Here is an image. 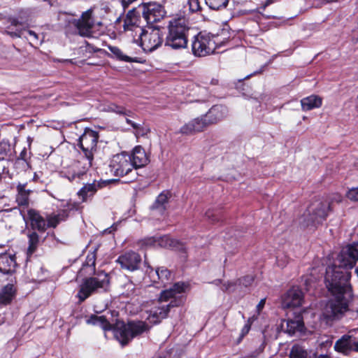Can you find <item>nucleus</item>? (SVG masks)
<instances>
[{"label":"nucleus","instance_id":"nucleus-15","mask_svg":"<svg viewBox=\"0 0 358 358\" xmlns=\"http://www.w3.org/2000/svg\"><path fill=\"white\" fill-rule=\"evenodd\" d=\"M303 301V294L296 287L290 288L282 298V306L285 308L299 307Z\"/></svg>","mask_w":358,"mask_h":358},{"label":"nucleus","instance_id":"nucleus-24","mask_svg":"<svg viewBox=\"0 0 358 358\" xmlns=\"http://www.w3.org/2000/svg\"><path fill=\"white\" fill-rule=\"evenodd\" d=\"M334 349L344 355H348L350 352L354 351L352 336L347 334L343 335L335 343Z\"/></svg>","mask_w":358,"mask_h":358},{"label":"nucleus","instance_id":"nucleus-20","mask_svg":"<svg viewBox=\"0 0 358 358\" xmlns=\"http://www.w3.org/2000/svg\"><path fill=\"white\" fill-rule=\"evenodd\" d=\"M27 219L34 231L44 232L48 228L46 220L34 209L27 210Z\"/></svg>","mask_w":358,"mask_h":358},{"label":"nucleus","instance_id":"nucleus-29","mask_svg":"<svg viewBox=\"0 0 358 358\" xmlns=\"http://www.w3.org/2000/svg\"><path fill=\"white\" fill-rule=\"evenodd\" d=\"M200 90V86L197 85L192 80L180 79V94L185 96H194Z\"/></svg>","mask_w":358,"mask_h":358},{"label":"nucleus","instance_id":"nucleus-28","mask_svg":"<svg viewBox=\"0 0 358 358\" xmlns=\"http://www.w3.org/2000/svg\"><path fill=\"white\" fill-rule=\"evenodd\" d=\"M11 36L15 37H25L29 41V43L33 46H36L41 43L38 35L31 30H22L16 29L14 32H8Z\"/></svg>","mask_w":358,"mask_h":358},{"label":"nucleus","instance_id":"nucleus-21","mask_svg":"<svg viewBox=\"0 0 358 358\" xmlns=\"http://www.w3.org/2000/svg\"><path fill=\"white\" fill-rule=\"evenodd\" d=\"M150 271L148 272L149 276L152 278L154 282H157L155 277L163 284L164 286L169 284L173 280L172 273L165 267H158L154 271L150 266H148Z\"/></svg>","mask_w":358,"mask_h":358},{"label":"nucleus","instance_id":"nucleus-55","mask_svg":"<svg viewBox=\"0 0 358 358\" xmlns=\"http://www.w3.org/2000/svg\"><path fill=\"white\" fill-rule=\"evenodd\" d=\"M218 83H219V81H218L217 79L212 78L210 80V84L212 85H218Z\"/></svg>","mask_w":358,"mask_h":358},{"label":"nucleus","instance_id":"nucleus-25","mask_svg":"<svg viewBox=\"0 0 358 358\" xmlns=\"http://www.w3.org/2000/svg\"><path fill=\"white\" fill-rule=\"evenodd\" d=\"M100 182L94 181L92 183L85 184L78 192V196L81 199L83 202L87 201L89 198H91L101 188Z\"/></svg>","mask_w":358,"mask_h":358},{"label":"nucleus","instance_id":"nucleus-7","mask_svg":"<svg viewBox=\"0 0 358 358\" xmlns=\"http://www.w3.org/2000/svg\"><path fill=\"white\" fill-rule=\"evenodd\" d=\"M108 285V275L103 271L96 273L94 276L86 278L80 285L77 294L79 301H84L94 293L106 291Z\"/></svg>","mask_w":358,"mask_h":358},{"label":"nucleus","instance_id":"nucleus-43","mask_svg":"<svg viewBox=\"0 0 358 358\" xmlns=\"http://www.w3.org/2000/svg\"><path fill=\"white\" fill-rule=\"evenodd\" d=\"M191 289V284L189 282H180V305L186 301V296L183 293L189 292Z\"/></svg>","mask_w":358,"mask_h":358},{"label":"nucleus","instance_id":"nucleus-58","mask_svg":"<svg viewBox=\"0 0 358 358\" xmlns=\"http://www.w3.org/2000/svg\"><path fill=\"white\" fill-rule=\"evenodd\" d=\"M33 180L34 181H38V175L36 173H34V178H33Z\"/></svg>","mask_w":358,"mask_h":358},{"label":"nucleus","instance_id":"nucleus-14","mask_svg":"<svg viewBox=\"0 0 358 358\" xmlns=\"http://www.w3.org/2000/svg\"><path fill=\"white\" fill-rule=\"evenodd\" d=\"M94 24L92 18V10H87L84 12L80 18L75 20L74 25L77 28L78 33L82 36L91 37L92 36V28Z\"/></svg>","mask_w":358,"mask_h":358},{"label":"nucleus","instance_id":"nucleus-37","mask_svg":"<svg viewBox=\"0 0 358 358\" xmlns=\"http://www.w3.org/2000/svg\"><path fill=\"white\" fill-rule=\"evenodd\" d=\"M146 29L142 28L140 25L136 27H134L129 31H127L126 32H129V35L133 38V41L139 45L141 38H143V35H144Z\"/></svg>","mask_w":358,"mask_h":358},{"label":"nucleus","instance_id":"nucleus-59","mask_svg":"<svg viewBox=\"0 0 358 358\" xmlns=\"http://www.w3.org/2000/svg\"><path fill=\"white\" fill-rule=\"evenodd\" d=\"M222 282L221 280H215L214 281V283L216 285H218L219 284H220Z\"/></svg>","mask_w":358,"mask_h":358},{"label":"nucleus","instance_id":"nucleus-49","mask_svg":"<svg viewBox=\"0 0 358 358\" xmlns=\"http://www.w3.org/2000/svg\"><path fill=\"white\" fill-rule=\"evenodd\" d=\"M26 156H27V150L26 149H24L20 155V157L17 158V163H23V164H27V161H26Z\"/></svg>","mask_w":358,"mask_h":358},{"label":"nucleus","instance_id":"nucleus-45","mask_svg":"<svg viewBox=\"0 0 358 358\" xmlns=\"http://www.w3.org/2000/svg\"><path fill=\"white\" fill-rule=\"evenodd\" d=\"M108 110L117 114H122L127 115V110L124 108L120 106H117L115 104L110 105L108 106Z\"/></svg>","mask_w":358,"mask_h":358},{"label":"nucleus","instance_id":"nucleus-33","mask_svg":"<svg viewBox=\"0 0 358 358\" xmlns=\"http://www.w3.org/2000/svg\"><path fill=\"white\" fill-rule=\"evenodd\" d=\"M27 237L29 243L27 254L28 255H31L36 250L41 241L38 234L34 231H29Z\"/></svg>","mask_w":358,"mask_h":358},{"label":"nucleus","instance_id":"nucleus-16","mask_svg":"<svg viewBox=\"0 0 358 358\" xmlns=\"http://www.w3.org/2000/svg\"><path fill=\"white\" fill-rule=\"evenodd\" d=\"M168 33L166 37L165 45L173 49L179 48V17H174L169 22Z\"/></svg>","mask_w":358,"mask_h":358},{"label":"nucleus","instance_id":"nucleus-41","mask_svg":"<svg viewBox=\"0 0 358 358\" xmlns=\"http://www.w3.org/2000/svg\"><path fill=\"white\" fill-rule=\"evenodd\" d=\"M254 280H255L254 276L251 275H247L241 278H238L236 280L237 284H238V287H248L250 285H252V284L254 282Z\"/></svg>","mask_w":358,"mask_h":358},{"label":"nucleus","instance_id":"nucleus-8","mask_svg":"<svg viewBox=\"0 0 358 358\" xmlns=\"http://www.w3.org/2000/svg\"><path fill=\"white\" fill-rule=\"evenodd\" d=\"M108 285V275L103 271L96 273L94 276L86 278L80 285L77 294L79 301H84L94 293L106 291Z\"/></svg>","mask_w":358,"mask_h":358},{"label":"nucleus","instance_id":"nucleus-57","mask_svg":"<svg viewBox=\"0 0 358 358\" xmlns=\"http://www.w3.org/2000/svg\"><path fill=\"white\" fill-rule=\"evenodd\" d=\"M115 227L113 226L111 227L110 228H108L106 230V231L108 232V233H111L113 231V230H115Z\"/></svg>","mask_w":358,"mask_h":358},{"label":"nucleus","instance_id":"nucleus-51","mask_svg":"<svg viewBox=\"0 0 358 358\" xmlns=\"http://www.w3.org/2000/svg\"><path fill=\"white\" fill-rule=\"evenodd\" d=\"M265 303H266V299H262L260 300V301L259 302V303L257 306V310L258 313H259V312L263 309V308L264 307Z\"/></svg>","mask_w":358,"mask_h":358},{"label":"nucleus","instance_id":"nucleus-53","mask_svg":"<svg viewBox=\"0 0 358 358\" xmlns=\"http://www.w3.org/2000/svg\"><path fill=\"white\" fill-rule=\"evenodd\" d=\"M276 262H277V264H278V266H280V267L285 266V265L287 264V262H284V261L280 260L279 257H277Z\"/></svg>","mask_w":358,"mask_h":358},{"label":"nucleus","instance_id":"nucleus-19","mask_svg":"<svg viewBox=\"0 0 358 358\" xmlns=\"http://www.w3.org/2000/svg\"><path fill=\"white\" fill-rule=\"evenodd\" d=\"M280 327L285 333L290 336L302 332L304 329L303 317L301 315H298L293 319L284 320L282 321Z\"/></svg>","mask_w":358,"mask_h":358},{"label":"nucleus","instance_id":"nucleus-1","mask_svg":"<svg viewBox=\"0 0 358 358\" xmlns=\"http://www.w3.org/2000/svg\"><path fill=\"white\" fill-rule=\"evenodd\" d=\"M358 261L356 245L343 247L336 258L337 264L328 267L326 271L325 283L332 298L326 304L323 315L331 320L340 319L348 310L353 294L350 283L352 269Z\"/></svg>","mask_w":358,"mask_h":358},{"label":"nucleus","instance_id":"nucleus-50","mask_svg":"<svg viewBox=\"0 0 358 358\" xmlns=\"http://www.w3.org/2000/svg\"><path fill=\"white\" fill-rule=\"evenodd\" d=\"M180 262L185 260L187 257L186 249L183 247V245L180 243Z\"/></svg>","mask_w":358,"mask_h":358},{"label":"nucleus","instance_id":"nucleus-36","mask_svg":"<svg viewBox=\"0 0 358 358\" xmlns=\"http://www.w3.org/2000/svg\"><path fill=\"white\" fill-rule=\"evenodd\" d=\"M306 350L299 344H294L289 352V358H307Z\"/></svg>","mask_w":358,"mask_h":358},{"label":"nucleus","instance_id":"nucleus-4","mask_svg":"<svg viewBox=\"0 0 358 358\" xmlns=\"http://www.w3.org/2000/svg\"><path fill=\"white\" fill-rule=\"evenodd\" d=\"M228 113L227 108L223 105H215L200 117L194 118L180 128V133L192 135L203 131L208 125L216 124L224 120Z\"/></svg>","mask_w":358,"mask_h":358},{"label":"nucleus","instance_id":"nucleus-27","mask_svg":"<svg viewBox=\"0 0 358 358\" xmlns=\"http://www.w3.org/2000/svg\"><path fill=\"white\" fill-rule=\"evenodd\" d=\"M322 99L317 95H310L301 100V108L303 111L311 110L321 107Z\"/></svg>","mask_w":358,"mask_h":358},{"label":"nucleus","instance_id":"nucleus-39","mask_svg":"<svg viewBox=\"0 0 358 358\" xmlns=\"http://www.w3.org/2000/svg\"><path fill=\"white\" fill-rule=\"evenodd\" d=\"M95 262H96V255L95 252H90L87 255L86 257L85 262L83 264L82 270H85L86 268L90 269V272L94 271L95 267Z\"/></svg>","mask_w":358,"mask_h":358},{"label":"nucleus","instance_id":"nucleus-62","mask_svg":"<svg viewBox=\"0 0 358 358\" xmlns=\"http://www.w3.org/2000/svg\"><path fill=\"white\" fill-rule=\"evenodd\" d=\"M12 24H13V25L16 26V25H17V23H16V22H15V21H13V22L12 23Z\"/></svg>","mask_w":358,"mask_h":358},{"label":"nucleus","instance_id":"nucleus-10","mask_svg":"<svg viewBox=\"0 0 358 358\" xmlns=\"http://www.w3.org/2000/svg\"><path fill=\"white\" fill-rule=\"evenodd\" d=\"M99 137L98 132L86 129L79 138V145L85 155V158L92 162L96 150Z\"/></svg>","mask_w":358,"mask_h":358},{"label":"nucleus","instance_id":"nucleus-3","mask_svg":"<svg viewBox=\"0 0 358 358\" xmlns=\"http://www.w3.org/2000/svg\"><path fill=\"white\" fill-rule=\"evenodd\" d=\"M179 282H175L173 287L161 292L159 300L152 303L153 306L146 310V319L152 324H157L167 316L170 307L178 306Z\"/></svg>","mask_w":358,"mask_h":358},{"label":"nucleus","instance_id":"nucleus-44","mask_svg":"<svg viewBox=\"0 0 358 358\" xmlns=\"http://www.w3.org/2000/svg\"><path fill=\"white\" fill-rule=\"evenodd\" d=\"M134 129H135L134 134L137 138L147 135V134L150 131V129L148 127H144L139 124H137V127L136 128H134Z\"/></svg>","mask_w":358,"mask_h":358},{"label":"nucleus","instance_id":"nucleus-54","mask_svg":"<svg viewBox=\"0 0 358 358\" xmlns=\"http://www.w3.org/2000/svg\"><path fill=\"white\" fill-rule=\"evenodd\" d=\"M126 121L127 122L130 124L134 129L136 128L137 127V124L136 123H135L134 122L131 121V120L129 119H126Z\"/></svg>","mask_w":358,"mask_h":358},{"label":"nucleus","instance_id":"nucleus-63","mask_svg":"<svg viewBox=\"0 0 358 358\" xmlns=\"http://www.w3.org/2000/svg\"><path fill=\"white\" fill-rule=\"evenodd\" d=\"M149 242L152 243V239H149L148 240Z\"/></svg>","mask_w":358,"mask_h":358},{"label":"nucleus","instance_id":"nucleus-60","mask_svg":"<svg viewBox=\"0 0 358 358\" xmlns=\"http://www.w3.org/2000/svg\"><path fill=\"white\" fill-rule=\"evenodd\" d=\"M318 358H330V357H329V356H327V355H320V356L318 357Z\"/></svg>","mask_w":358,"mask_h":358},{"label":"nucleus","instance_id":"nucleus-17","mask_svg":"<svg viewBox=\"0 0 358 358\" xmlns=\"http://www.w3.org/2000/svg\"><path fill=\"white\" fill-rule=\"evenodd\" d=\"M141 262V256L134 252H126L117 259V262L120 264L122 268L129 271L137 270Z\"/></svg>","mask_w":358,"mask_h":358},{"label":"nucleus","instance_id":"nucleus-34","mask_svg":"<svg viewBox=\"0 0 358 358\" xmlns=\"http://www.w3.org/2000/svg\"><path fill=\"white\" fill-rule=\"evenodd\" d=\"M14 295L13 285L8 284L0 291V303H8L11 301Z\"/></svg>","mask_w":358,"mask_h":358},{"label":"nucleus","instance_id":"nucleus-22","mask_svg":"<svg viewBox=\"0 0 358 358\" xmlns=\"http://www.w3.org/2000/svg\"><path fill=\"white\" fill-rule=\"evenodd\" d=\"M17 264L15 255L8 253L0 254V272L3 274L15 271Z\"/></svg>","mask_w":358,"mask_h":358},{"label":"nucleus","instance_id":"nucleus-26","mask_svg":"<svg viewBox=\"0 0 358 358\" xmlns=\"http://www.w3.org/2000/svg\"><path fill=\"white\" fill-rule=\"evenodd\" d=\"M27 183H18L17 189L16 201L19 206H27L29 201V195L32 192L31 189H27Z\"/></svg>","mask_w":358,"mask_h":358},{"label":"nucleus","instance_id":"nucleus-52","mask_svg":"<svg viewBox=\"0 0 358 358\" xmlns=\"http://www.w3.org/2000/svg\"><path fill=\"white\" fill-rule=\"evenodd\" d=\"M8 145L5 143H0V155H5L6 153V148Z\"/></svg>","mask_w":358,"mask_h":358},{"label":"nucleus","instance_id":"nucleus-30","mask_svg":"<svg viewBox=\"0 0 358 358\" xmlns=\"http://www.w3.org/2000/svg\"><path fill=\"white\" fill-rule=\"evenodd\" d=\"M140 22V17L139 15L137 14L136 9L133 8L129 10L124 20V30L125 31H129V29L139 26Z\"/></svg>","mask_w":358,"mask_h":358},{"label":"nucleus","instance_id":"nucleus-32","mask_svg":"<svg viewBox=\"0 0 358 358\" xmlns=\"http://www.w3.org/2000/svg\"><path fill=\"white\" fill-rule=\"evenodd\" d=\"M68 217V212L62 210L57 214H50L46 217L48 227L55 228L62 221H64Z\"/></svg>","mask_w":358,"mask_h":358},{"label":"nucleus","instance_id":"nucleus-18","mask_svg":"<svg viewBox=\"0 0 358 358\" xmlns=\"http://www.w3.org/2000/svg\"><path fill=\"white\" fill-rule=\"evenodd\" d=\"M171 196V194L169 191H163L160 193L150 207L151 215L162 217L166 210V206Z\"/></svg>","mask_w":358,"mask_h":358},{"label":"nucleus","instance_id":"nucleus-11","mask_svg":"<svg viewBox=\"0 0 358 358\" xmlns=\"http://www.w3.org/2000/svg\"><path fill=\"white\" fill-rule=\"evenodd\" d=\"M162 43L161 32L159 29L148 27L139 43L145 52H152Z\"/></svg>","mask_w":358,"mask_h":358},{"label":"nucleus","instance_id":"nucleus-12","mask_svg":"<svg viewBox=\"0 0 358 358\" xmlns=\"http://www.w3.org/2000/svg\"><path fill=\"white\" fill-rule=\"evenodd\" d=\"M142 14L148 24H152L162 20L165 14L163 6L157 2H148L142 5Z\"/></svg>","mask_w":358,"mask_h":358},{"label":"nucleus","instance_id":"nucleus-64","mask_svg":"<svg viewBox=\"0 0 358 358\" xmlns=\"http://www.w3.org/2000/svg\"><path fill=\"white\" fill-rule=\"evenodd\" d=\"M250 76H251V75L247 76L245 78H248Z\"/></svg>","mask_w":358,"mask_h":358},{"label":"nucleus","instance_id":"nucleus-35","mask_svg":"<svg viewBox=\"0 0 358 358\" xmlns=\"http://www.w3.org/2000/svg\"><path fill=\"white\" fill-rule=\"evenodd\" d=\"M108 49L110 51V52L113 54V57L114 58H116L117 59H119L120 61L125 62H132L135 61L133 58L124 55L122 52V51L119 48H117L116 46L109 45Z\"/></svg>","mask_w":358,"mask_h":358},{"label":"nucleus","instance_id":"nucleus-6","mask_svg":"<svg viewBox=\"0 0 358 358\" xmlns=\"http://www.w3.org/2000/svg\"><path fill=\"white\" fill-rule=\"evenodd\" d=\"M192 43V51L195 56L205 57L215 52L216 49L224 45L225 38L221 40L219 36L201 31L194 36Z\"/></svg>","mask_w":358,"mask_h":358},{"label":"nucleus","instance_id":"nucleus-23","mask_svg":"<svg viewBox=\"0 0 358 358\" xmlns=\"http://www.w3.org/2000/svg\"><path fill=\"white\" fill-rule=\"evenodd\" d=\"M131 162L133 169H137L145 166L148 163V157L141 146H136L132 152Z\"/></svg>","mask_w":358,"mask_h":358},{"label":"nucleus","instance_id":"nucleus-47","mask_svg":"<svg viewBox=\"0 0 358 358\" xmlns=\"http://www.w3.org/2000/svg\"><path fill=\"white\" fill-rule=\"evenodd\" d=\"M180 48H186L188 42L187 35L185 34L184 30H180Z\"/></svg>","mask_w":358,"mask_h":358},{"label":"nucleus","instance_id":"nucleus-42","mask_svg":"<svg viewBox=\"0 0 358 358\" xmlns=\"http://www.w3.org/2000/svg\"><path fill=\"white\" fill-rule=\"evenodd\" d=\"M238 288L237 281H227L224 282L221 287V289L224 292H234Z\"/></svg>","mask_w":358,"mask_h":358},{"label":"nucleus","instance_id":"nucleus-13","mask_svg":"<svg viewBox=\"0 0 358 358\" xmlns=\"http://www.w3.org/2000/svg\"><path fill=\"white\" fill-rule=\"evenodd\" d=\"M91 166L92 161L83 158V161L73 162L66 171L62 172V174L69 181L81 179Z\"/></svg>","mask_w":358,"mask_h":358},{"label":"nucleus","instance_id":"nucleus-9","mask_svg":"<svg viewBox=\"0 0 358 358\" xmlns=\"http://www.w3.org/2000/svg\"><path fill=\"white\" fill-rule=\"evenodd\" d=\"M110 171L115 176L123 177L129 173H133L131 180L136 178V173L134 171L131 157L126 152L117 154L113 157L110 162Z\"/></svg>","mask_w":358,"mask_h":358},{"label":"nucleus","instance_id":"nucleus-48","mask_svg":"<svg viewBox=\"0 0 358 358\" xmlns=\"http://www.w3.org/2000/svg\"><path fill=\"white\" fill-rule=\"evenodd\" d=\"M251 319L249 318L247 323L244 325V327H243L242 330H241V336L243 337L245 336L250 331V327H251Z\"/></svg>","mask_w":358,"mask_h":358},{"label":"nucleus","instance_id":"nucleus-2","mask_svg":"<svg viewBox=\"0 0 358 358\" xmlns=\"http://www.w3.org/2000/svg\"><path fill=\"white\" fill-rule=\"evenodd\" d=\"M86 323L102 328L104 331L113 329L115 337L122 344H127L132 338L149 329V326L143 321H131L125 324L117 322L113 327L103 315H92L86 320Z\"/></svg>","mask_w":358,"mask_h":358},{"label":"nucleus","instance_id":"nucleus-56","mask_svg":"<svg viewBox=\"0 0 358 358\" xmlns=\"http://www.w3.org/2000/svg\"><path fill=\"white\" fill-rule=\"evenodd\" d=\"M185 102L186 103H188V102L192 103V102H194V101H198L197 99H187L186 97L185 98Z\"/></svg>","mask_w":358,"mask_h":358},{"label":"nucleus","instance_id":"nucleus-46","mask_svg":"<svg viewBox=\"0 0 358 358\" xmlns=\"http://www.w3.org/2000/svg\"><path fill=\"white\" fill-rule=\"evenodd\" d=\"M347 197L355 201H358V187L350 189L347 193Z\"/></svg>","mask_w":358,"mask_h":358},{"label":"nucleus","instance_id":"nucleus-40","mask_svg":"<svg viewBox=\"0 0 358 358\" xmlns=\"http://www.w3.org/2000/svg\"><path fill=\"white\" fill-rule=\"evenodd\" d=\"M205 216L212 223L218 222L222 217L220 210L214 209L208 210L205 213Z\"/></svg>","mask_w":358,"mask_h":358},{"label":"nucleus","instance_id":"nucleus-61","mask_svg":"<svg viewBox=\"0 0 358 358\" xmlns=\"http://www.w3.org/2000/svg\"><path fill=\"white\" fill-rule=\"evenodd\" d=\"M355 273L357 274L358 277V266L355 268Z\"/></svg>","mask_w":358,"mask_h":358},{"label":"nucleus","instance_id":"nucleus-31","mask_svg":"<svg viewBox=\"0 0 358 358\" xmlns=\"http://www.w3.org/2000/svg\"><path fill=\"white\" fill-rule=\"evenodd\" d=\"M185 3L182 9H180V20L200 9L199 0H185Z\"/></svg>","mask_w":358,"mask_h":358},{"label":"nucleus","instance_id":"nucleus-38","mask_svg":"<svg viewBox=\"0 0 358 358\" xmlns=\"http://www.w3.org/2000/svg\"><path fill=\"white\" fill-rule=\"evenodd\" d=\"M229 0H205L206 4L209 8L215 10H222L225 8Z\"/></svg>","mask_w":358,"mask_h":358},{"label":"nucleus","instance_id":"nucleus-5","mask_svg":"<svg viewBox=\"0 0 358 358\" xmlns=\"http://www.w3.org/2000/svg\"><path fill=\"white\" fill-rule=\"evenodd\" d=\"M332 211L331 203L329 200H318L313 202L299 219V224L303 229L315 228L326 220Z\"/></svg>","mask_w":358,"mask_h":358}]
</instances>
